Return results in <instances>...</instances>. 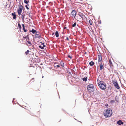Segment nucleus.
Masks as SVG:
<instances>
[{"mask_svg":"<svg viewBox=\"0 0 126 126\" xmlns=\"http://www.w3.org/2000/svg\"><path fill=\"white\" fill-rule=\"evenodd\" d=\"M29 52L30 51L29 50H27V51H26L25 52V53L26 55H27L28 54Z\"/></svg>","mask_w":126,"mask_h":126,"instance_id":"nucleus-27","label":"nucleus"},{"mask_svg":"<svg viewBox=\"0 0 126 126\" xmlns=\"http://www.w3.org/2000/svg\"><path fill=\"white\" fill-rule=\"evenodd\" d=\"M112 83L114 86L117 89H120V87L119 86L117 81L116 80H114L112 81Z\"/></svg>","mask_w":126,"mask_h":126,"instance_id":"nucleus-5","label":"nucleus"},{"mask_svg":"<svg viewBox=\"0 0 126 126\" xmlns=\"http://www.w3.org/2000/svg\"><path fill=\"white\" fill-rule=\"evenodd\" d=\"M40 115H39V116H37V117H39L40 116Z\"/></svg>","mask_w":126,"mask_h":126,"instance_id":"nucleus-41","label":"nucleus"},{"mask_svg":"<svg viewBox=\"0 0 126 126\" xmlns=\"http://www.w3.org/2000/svg\"><path fill=\"white\" fill-rule=\"evenodd\" d=\"M40 43L41 44H40L39 46V47L41 49H43L44 47H46V46L44 45V43L41 42H40Z\"/></svg>","mask_w":126,"mask_h":126,"instance_id":"nucleus-8","label":"nucleus"},{"mask_svg":"<svg viewBox=\"0 0 126 126\" xmlns=\"http://www.w3.org/2000/svg\"><path fill=\"white\" fill-rule=\"evenodd\" d=\"M117 123L118 124L120 125H123L124 124V122H122V121L121 120H119L117 122Z\"/></svg>","mask_w":126,"mask_h":126,"instance_id":"nucleus-11","label":"nucleus"},{"mask_svg":"<svg viewBox=\"0 0 126 126\" xmlns=\"http://www.w3.org/2000/svg\"><path fill=\"white\" fill-rule=\"evenodd\" d=\"M55 34L56 35V37H59V33L58 31H56V32L55 33Z\"/></svg>","mask_w":126,"mask_h":126,"instance_id":"nucleus-16","label":"nucleus"},{"mask_svg":"<svg viewBox=\"0 0 126 126\" xmlns=\"http://www.w3.org/2000/svg\"><path fill=\"white\" fill-rule=\"evenodd\" d=\"M23 38L26 39V41H27V40H29V38L28 37V35H27V36L25 37H23Z\"/></svg>","mask_w":126,"mask_h":126,"instance_id":"nucleus-19","label":"nucleus"},{"mask_svg":"<svg viewBox=\"0 0 126 126\" xmlns=\"http://www.w3.org/2000/svg\"><path fill=\"white\" fill-rule=\"evenodd\" d=\"M29 6V5L28 4H27V5H25V7L27 8V9L28 10L29 9V7H28V6Z\"/></svg>","mask_w":126,"mask_h":126,"instance_id":"nucleus-29","label":"nucleus"},{"mask_svg":"<svg viewBox=\"0 0 126 126\" xmlns=\"http://www.w3.org/2000/svg\"><path fill=\"white\" fill-rule=\"evenodd\" d=\"M27 13H28V14H31V13L30 12H29V11H28L27 12Z\"/></svg>","mask_w":126,"mask_h":126,"instance_id":"nucleus-33","label":"nucleus"},{"mask_svg":"<svg viewBox=\"0 0 126 126\" xmlns=\"http://www.w3.org/2000/svg\"><path fill=\"white\" fill-rule=\"evenodd\" d=\"M66 27H64V29H66Z\"/></svg>","mask_w":126,"mask_h":126,"instance_id":"nucleus-40","label":"nucleus"},{"mask_svg":"<svg viewBox=\"0 0 126 126\" xmlns=\"http://www.w3.org/2000/svg\"><path fill=\"white\" fill-rule=\"evenodd\" d=\"M28 40H27V41L28 42V43L30 45H32L31 42L30 41H29Z\"/></svg>","mask_w":126,"mask_h":126,"instance_id":"nucleus-32","label":"nucleus"},{"mask_svg":"<svg viewBox=\"0 0 126 126\" xmlns=\"http://www.w3.org/2000/svg\"><path fill=\"white\" fill-rule=\"evenodd\" d=\"M75 18L77 21L80 22L82 20V19L80 17L78 14L77 15Z\"/></svg>","mask_w":126,"mask_h":126,"instance_id":"nucleus-7","label":"nucleus"},{"mask_svg":"<svg viewBox=\"0 0 126 126\" xmlns=\"http://www.w3.org/2000/svg\"><path fill=\"white\" fill-rule=\"evenodd\" d=\"M100 70L101 71H102V70L104 68V67L103 66V64L102 63H101L100 64Z\"/></svg>","mask_w":126,"mask_h":126,"instance_id":"nucleus-14","label":"nucleus"},{"mask_svg":"<svg viewBox=\"0 0 126 126\" xmlns=\"http://www.w3.org/2000/svg\"><path fill=\"white\" fill-rule=\"evenodd\" d=\"M23 7V6L20 4L19 6V8L17 10V12L19 15H21Z\"/></svg>","mask_w":126,"mask_h":126,"instance_id":"nucleus-3","label":"nucleus"},{"mask_svg":"<svg viewBox=\"0 0 126 126\" xmlns=\"http://www.w3.org/2000/svg\"><path fill=\"white\" fill-rule=\"evenodd\" d=\"M54 33H53H53H52V35H54Z\"/></svg>","mask_w":126,"mask_h":126,"instance_id":"nucleus-42","label":"nucleus"},{"mask_svg":"<svg viewBox=\"0 0 126 126\" xmlns=\"http://www.w3.org/2000/svg\"><path fill=\"white\" fill-rule=\"evenodd\" d=\"M68 57L69 58H70V59L71 58V56L70 55H68Z\"/></svg>","mask_w":126,"mask_h":126,"instance_id":"nucleus-35","label":"nucleus"},{"mask_svg":"<svg viewBox=\"0 0 126 126\" xmlns=\"http://www.w3.org/2000/svg\"><path fill=\"white\" fill-rule=\"evenodd\" d=\"M22 26L23 27V29L24 32H26L27 31V30H25V26L23 24H22Z\"/></svg>","mask_w":126,"mask_h":126,"instance_id":"nucleus-17","label":"nucleus"},{"mask_svg":"<svg viewBox=\"0 0 126 126\" xmlns=\"http://www.w3.org/2000/svg\"><path fill=\"white\" fill-rule=\"evenodd\" d=\"M29 2V0H24V2L25 3L28 4Z\"/></svg>","mask_w":126,"mask_h":126,"instance_id":"nucleus-24","label":"nucleus"},{"mask_svg":"<svg viewBox=\"0 0 126 126\" xmlns=\"http://www.w3.org/2000/svg\"><path fill=\"white\" fill-rule=\"evenodd\" d=\"M31 14H28V15H29V16H30V17H31Z\"/></svg>","mask_w":126,"mask_h":126,"instance_id":"nucleus-38","label":"nucleus"},{"mask_svg":"<svg viewBox=\"0 0 126 126\" xmlns=\"http://www.w3.org/2000/svg\"><path fill=\"white\" fill-rule=\"evenodd\" d=\"M109 64L110 66L111 67L113 66L112 63L111 62V60L110 59L109 60Z\"/></svg>","mask_w":126,"mask_h":126,"instance_id":"nucleus-15","label":"nucleus"},{"mask_svg":"<svg viewBox=\"0 0 126 126\" xmlns=\"http://www.w3.org/2000/svg\"><path fill=\"white\" fill-rule=\"evenodd\" d=\"M87 78L86 77L85 78H83L82 79L83 81H86L87 80Z\"/></svg>","mask_w":126,"mask_h":126,"instance_id":"nucleus-25","label":"nucleus"},{"mask_svg":"<svg viewBox=\"0 0 126 126\" xmlns=\"http://www.w3.org/2000/svg\"><path fill=\"white\" fill-rule=\"evenodd\" d=\"M98 85L99 87L102 89L104 90L106 87L105 82L103 81H100L98 82Z\"/></svg>","mask_w":126,"mask_h":126,"instance_id":"nucleus-2","label":"nucleus"},{"mask_svg":"<svg viewBox=\"0 0 126 126\" xmlns=\"http://www.w3.org/2000/svg\"><path fill=\"white\" fill-rule=\"evenodd\" d=\"M30 32H32L33 34L34 33L36 32V30H35L33 29H32V31H30Z\"/></svg>","mask_w":126,"mask_h":126,"instance_id":"nucleus-18","label":"nucleus"},{"mask_svg":"<svg viewBox=\"0 0 126 126\" xmlns=\"http://www.w3.org/2000/svg\"><path fill=\"white\" fill-rule=\"evenodd\" d=\"M56 63H55V67L56 68H57V67H60V66L58 65H55V64Z\"/></svg>","mask_w":126,"mask_h":126,"instance_id":"nucleus-31","label":"nucleus"},{"mask_svg":"<svg viewBox=\"0 0 126 126\" xmlns=\"http://www.w3.org/2000/svg\"><path fill=\"white\" fill-rule=\"evenodd\" d=\"M60 64L63 67L64 66V63L62 62H60Z\"/></svg>","mask_w":126,"mask_h":126,"instance_id":"nucleus-23","label":"nucleus"},{"mask_svg":"<svg viewBox=\"0 0 126 126\" xmlns=\"http://www.w3.org/2000/svg\"><path fill=\"white\" fill-rule=\"evenodd\" d=\"M18 26L19 29H21V26L20 23H18Z\"/></svg>","mask_w":126,"mask_h":126,"instance_id":"nucleus-28","label":"nucleus"},{"mask_svg":"<svg viewBox=\"0 0 126 126\" xmlns=\"http://www.w3.org/2000/svg\"><path fill=\"white\" fill-rule=\"evenodd\" d=\"M16 13L14 12L12 14V15L13 17V19H15L16 18V15L15 14Z\"/></svg>","mask_w":126,"mask_h":126,"instance_id":"nucleus-13","label":"nucleus"},{"mask_svg":"<svg viewBox=\"0 0 126 126\" xmlns=\"http://www.w3.org/2000/svg\"><path fill=\"white\" fill-rule=\"evenodd\" d=\"M34 78H32V79H31V81H32V80H33V81H34Z\"/></svg>","mask_w":126,"mask_h":126,"instance_id":"nucleus-37","label":"nucleus"},{"mask_svg":"<svg viewBox=\"0 0 126 126\" xmlns=\"http://www.w3.org/2000/svg\"><path fill=\"white\" fill-rule=\"evenodd\" d=\"M89 23L91 25H92V21L89 20Z\"/></svg>","mask_w":126,"mask_h":126,"instance_id":"nucleus-26","label":"nucleus"},{"mask_svg":"<svg viewBox=\"0 0 126 126\" xmlns=\"http://www.w3.org/2000/svg\"><path fill=\"white\" fill-rule=\"evenodd\" d=\"M98 24H101V22H99V21H98Z\"/></svg>","mask_w":126,"mask_h":126,"instance_id":"nucleus-39","label":"nucleus"},{"mask_svg":"<svg viewBox=\"0 0 126 126\" xmlns=\"http://www.w3.org/2000/svg\"><path fill=\"white\" fill-rule=\"evenodd\" d=\"M76 12L75 10H73L71 14V16L73 18H75L76 16Z\"/></svg>","mask_w":126,"mask_h":126,"instance_id":"nucleus-6","label":"nucleus"},{"mask_svg":"<svg viewBox=\"0 0 126 126\" xmlns=\"http://www.w3.org/2000/svg\"><path fill=\"white\" fill-rule=\"evenodd\" d=\"M114 102V100H112L111 101V103H113Z\"/></svg>","mask_w":126,"mask_h":126,"instance_id":"nucleus-36","label":"nucleus"},{"mask_svg":"<svg viewBox=\"0 0 126 126\" xmlns=\"http://www.w3.org/2000/svg\"><path fill=\"white\" fill-rule=\"evenodd\" d=\"M25 16V15L22 14V20H24V18Z\"/></svg>","mask_w":126,"mask_h":126,"instance_id":"nucleus-21","label":"nucleus"},{"mask_svg":"<svg viewBox=\"0 0 126 126\" xmlns=\"http://www.w3.org/2000/svg\"><path fill=\"white\" fill-rule=\"evenodd\" d=\"M76 25V22H75L72 25V26L73 27H75Z\"/></svg>","mask_w":126,"mask_h":126,"instance_id":"nucleus-30","label":"nucleus"},{"mask_svg":"<svg viewBox=\"0 0 126 126\" xmlns=\"http://www.w3.org/2000/svg\"><path fill=\"white\" fill-rule=\"evenodd\" d=\"M94 64V63L93 61H91L89 63V64L90 66H92Z\"/></svg>","mask_w":126,"mask_h":126,"instance_id":"nucleus-20","label":"nucleus"},{"mask_svg":"<svg viewBox=\"0 0 126 126\" xmlns=\"http://www.w3.org/2000/svg\"><path fill=\"white\" fill-rule=\"evenodd\" d=\"M78 14L83 20L85 17V16L83 13L80 12H79Z\"/></svg>","mask_w":126,"mask_h":126,"instance_id":"nucleus-10","label":"nucleus"},{"mask_svg":"<svg viewBox=\"0 0 126 126\" xmlns=\"http://www.w3.org/2000/svg\"><path fill=\"white\" fill-rule=\"evenodd\" d=\"M66 40H67L69 41V39L68 38V37H67L66 38Z\"/></svg>","mask_w":126,"mask_h":126,"instance_id":"nucleus-34","label":"nucleus"},{"mask_svg":"<svg viewBox=\"0 0 126 126\" xmlns=\"http://www.w3.org/2000/svg\"><path fill=\"white\" fill-rule=\"evenodd\" d=\"M94 86L92 84H90L88 86L87 89L90 92H93V91Z\"/></svg>","mask_w":126,"mask_h":126,"instance_id":"nucleus-4","label":"nucleus"},{"mask_svg":"<svg viewBox=\"0 0 126 126\" xmlns=\"http://www.w3.org/2000/svg\"><path fill=\"white\" fill-rule=\"evenodd\" d=\"M102 59V57L100 55H98V60L99 62H101Z\"/></svg>","mask_w":126,"mask_h":126,"instance_id":"nucleus-12","label":"nucleus"},{"mask_svg":"<svg viewBox=\"0 0 126 126\" xmlns=\"http://www.w3.org/2000/svg\"><path fill=\"white\" fill-rule=\"evenodd\" d=\"M115 101L116 102H118L119 101V99L117 97V96H116L115 97Z\"/></svg>","mask_w":126,"mask_h":126,"instance_id":"nucleus-22","label":"nucleus"},{"mask_svg":"<svg viewBox=\"0 0 126 126\" xmlns=\"http://www.w3.org/2000/svg\"><path fill=\"white\" fill-rule=\"evenodd\" d=\"M35 38H39L41 36V34L39 32H36V33L35 35Z\"/></svg>","mask_w":126,"mask_h":126,"instance_id":"nucleus-9","label":"nucleus"},{"mask_svg":"<svg viewBox=\"0 0 126 126\" xmlns=\"http://www.w3.org/2000/svg\"><path fill=\"white\" fill-rule=\"evenodd\" d=\"M104 115L107 118L110 117L112 113V111L111 109H107L104 111Z\"/></svg>","mask_w":126,"mask_h":126,"instance_id":"nucleus-1","label":"nucleus"}]
</instances>
